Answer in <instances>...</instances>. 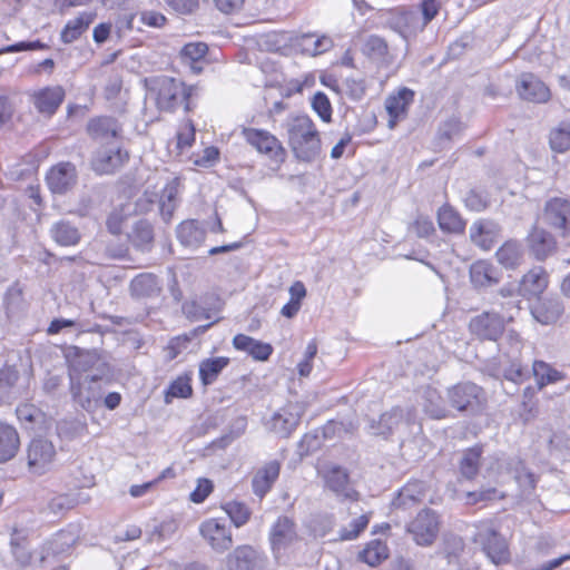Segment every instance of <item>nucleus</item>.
<instances>
[{
  "mask_svg": "<svg viewBox=\"0 0 570 570\" xmlns=\"http://www.w3.org/2000/svg\"><path fill=\"white\" fill-rule=\"evenodd\" d=\"M498 262L505 268H515L523 258L522 245L515 240L505 242L495 253Z\"/></svg>",
  "mask_w": 570,
  "mask_h": 570,
  "instance_id": "ea45409f",
  "label": "nucleus"
},
{
  "mask_svg": "<svg viewBox=\"0 0 570 570\" xmlns=\"http://www.w3.org/2000/svg\"><path fill=\"white\" fill-rule=\"evenodd\" d=\"M19 377V371L14 365L4 364L0 367V401L10 402L17 397Z\"/></svg>",
  "mask_w": 570,
  "mask_h": 570,
  "instance_id": "e433bc0d",
  "label": "nucleus"
},
{
  "mask_svg": "<svg viewBox=\"0 0 570 570\" xmlns=\"http://www.w3.org/2000/svg\"><path fill=\"white\" fill-rule=\"evenodd\" d=\"M484 551L494 564L505 563L509 560V550L505 540L491 531L484 546Z\"/></svg>",
  "mask_w": 570,
  "mask_h": 570,
  "instance_id": "a18cd8bd",
  "label": "nucleus"
},
{
  "mask_svg": "<svg viewBox=\"0 0 570 570\" xmlns=\"http://www.w3.org/2000/svg\"><path fill=\"white\" fill-rule=\"evenodd\" d=\"M498 226L489 220H478L470 227V238L479 247L489 250L495 243Z\"/></svg>",
  "mask_w": 570,
  "mask_h": 570,
  "instance_id": "7c9ffc66",
  "label": "nucleus"
},
{
  "mask_svg": "<svg viewBox=\"0 0 570 570\" xmlns=\"http://www.w3.org/2000/svg\"><path fill=\"white\" fill-rule=\"evenodd\" d=\"M191 376L184 374L175 379L165 392V402L171 403L173 399H188L193 395Z\"/></svg>",
  "mask_w": 570,
  "mask_h": 570,
  "instance_id": "3c124183",
  "label": "nucleus"
},
{
  "mask_svg": "<svg viewBox=\"0 0 570 570\" xmlns=\"http://www.w3.org/2000/svg\"><path fill=\"white\" fill-rule=\"evenodd\" d=\"M246 417L239 416L232 423V431L228 434L223 435L220 439L216 440L214 444L219 448H225L230 444L235 439L239 438L246 430Z\"/></svg>",
  "mask_w": 570,
  "mask_h": 570,
  "instance_id": "bf43d9fd",
  "label": "nucleus"
},
{
  "mask_svg": "<svg viewBox=\"0 0 570 570\" xmlns=\"http://www.w3.org/2000/svg\"><path fill=\"white\" fill-rule=\"evenodd\" d=\"M482 455L481 446H473L465 450L460 460V473L463 478L472 480L480 470V460Z\"/></svg>",
  "mask_w": 570,
  "mask_h": 570,
  "instance_id": "c03bdc74",
  "label": "nucleus"
},
{
  "mask_svg": "<svg viewBox=\"0 0 570 570\" xmlns=\"http://www.w3.org/2000/svg\"><path fill=\"white\" fill-rule=\"evenodd\" d=\"M208 51V47L204 42H190L184 46L181 53L186 59L197 62L203 59Z\"/></svg>",
  "mask_w": 570,
  "mask_h": 570,
  "instance_id": "338daca9",
  "label": "nucleus"
},
{
  "mask_svg": "<svg viewBox=\"0 0 570 570\" xmlns=\"http://www.w3.org/2000/svg\"><path fill=\"white\" fill-rule=\"evenodd\" d=\"M563 312V303L557 296L546 297L531 308L533 317L544 325L556 323Z\"/></svg>",
  "mask_w": 570,
  "mask_h": 570,
  "instance_id": "412c9836",
  "label": "nucleus"
},
{
  "mask_svg": "<svg viewBox=\"0 0 570 570\" xmlns=\"http://www.w3.org/2000/svg\"><path fill=\"white\" fill-rule=\"evenodd\" d=\"M224 510L226 511L232 522L237 528L244 525L250 517L249 509L244 503L240 502H228L224 507Z\"/></svg>",
  "mask_w": 570,
  "mask_h": 570,
  "instance_id": "6e6d98bb",
  "label": "nucleus"
},
{
  "mask_svg": "<svg viewBox=\"0 0 570 570\" xmlns=\"http://www.w3.org/2000/svg\"><path fill=\"white\" fill-rule=\"evenodd\" d=\"M50 235L53 240L61 246H75L81 238L78 227L65 219H61L51 226Z\"/></svg>",
  "mask_w": 570,
  "mask_h": 570,
  "instance_id": "58836bf2",
  "label": "nucleus"
},
{
  "mask_svg": "<svg viewBox=\"0 0 570 570\" xmlns=\"http://www.w3.org/2000/svg\"><path fill=\"white\" fill-rule=\"evenodd\" d=\"M78 180L76 166L71 163H59L46 175V181L53 194L63 195L71 190Z\"/></svg>",
  "mask_w": 570,
  "mask_h": 570,
  "instance_id": "9b49d317",
  "label": "nucleus"
},
{
  "mask_svg": "<svg viewBox=\"0 0 570 570\" xmlns=\"http://www.w3.org/2000/svg\"><path fill=\"white\" fill-rule=\"evenodd\" d=\"M301 422V414L293 406L274 412L265 425L268 431L281 438H288Z\"/></svg>",
  "mask_w": 570,
  "mask_h": 570,
  "instance_id": "f3484780",
  "label": "nucleus"
},
{
  "mask_svg": "<svg viewBox=\"0 0 570 570\" xmlns=\"http://www.w3.org/2000/svg\"><path fill=\"white\" fill-rule=\"evenodd\" d=\"M385 24L405 40L422 32L419 24V12L412 9L395 10L389 16Z\"/></svg>",
  "mask_w": 570,
  "mask_h": 570,
  "instance_id": "ddd939ff",
  "label": "nucleus"
},
{
  "mask_svg": "<svg viewBox=\"0 0 570 570\" xmlns=\"http://www.w3.org/2000/svg\"><path fill=\"white\" fill-rule=\"evenodd\" d=\"M153 90L157 92L156 104L163 111H174L181 102H186L185 109L189 110L188 99L191 88H187L181 81L170 77H159L153 81Z\"/></svg>",
  "mask_w": 570,
  "mask_h": 570,
  "instance_id": "20e7f679",
  "label": "nucleus"
},
{
  "mask_svg": "<svg viewBox=\"0 0 570 570\" xmlns=\"http://www.w3.org/2000/svg\"><path fill=\"white\" fill-rule=\"evenodd\" d=\"M335 525L333 515L324 514L320 515L312 522V531L315 537H325L328 534Z\"/></svg>",
  "mask_w": 570,
  "mask_h": 570,
  "instance_id": "69168bd1",
  "label": "nucleus"
},
{
  "mask_svg": "<svg viewBox=\"0 0 570 570\" xmlns=\"http://www.w3.org/2000/svg\"><path fill=\"white\" fill-rule=\"evenodd\" d=\"M180 181L178 178L171 179L163 189L159 200V210L163 219L168 223L178 206Z\"/></svg>",
  "mask_w": 570,
  "mask_h": 570,
  "instance_id": "c9c22d12",
  "label": "nucleus"
},
{
  "mask_svg": "<svg viewBox=\"0 0 570 570\" xmlns=\"http://www.w3.org/2000/svg\"><path fill=\"white\" fill-rule=\"evenodd\" d=\"M312 107L323 121H331L332 106L330 99L324 92L318 91L313 96Z\"/></svg>",
  "mask_w": 570,
  "mask_h": 570,
  "instance_id": "13d9d810",
  "label": "nucleus"
},
{
  "mask_svg": "<svg viewBox=\"0 0 570 570\" xmlns=\"http://www.w3.org/2000/svg\"><path fill=\"white\" fill-rule=\"evenodd\" d=\"M527 375L528 373L524 371L522 365L517 361H513L508 367L503 370L504 379L515 384L522 383Z\"/></svg>",
  "mask_w": 570,
  "mask_h": 570,
  "instance_id": "774afa93",
  "label": "nucleus"
},
{
  "mask_svg": "<svg viewBox=\"0 0 570 570\" xmlns=\"http://www.w3.org/2000/svg\"><path fill=\"white\" fill-rule=\"evenodd\" d=\"M281 465L278 460H271L254 473L252 490L256 497L263 499L271 491L279 476Z\"/></svg>",
  "mask_w": 570,
  "mask_h": 570,
  "instance_id": "6ab92c4d",
  "label": "nucleus"
},
{
  "mask_svg": "<svg viewBox=\"0 0 570 570\" xmlns=\"http://www.w3.org/2000/svg\"><path fill=\"white\" fill-rule=\"evenodd\" d=\"M53 443L43 438L32 439L27 449L30 472L41 475L52 468L56 458Z\"/></svg>",
  "mask_w": 570,
  "mask_h": 570,
  "instance_id": "6e6552de",
  "label": "nucleus"
},
{
  "mask_svg": "<svg viewBox=\"0 0 570 570\" xmlns=\"http://www.w3.org/2000/svg\"><path fill=\"white\" fill-rule=\"evenodd\" d=\"M469 327L480 340L497 341L504 332L505 316L495 312H483L470 321Z\"/></svg>",
  "mask_w": 570,
  "mask_h": 570,
  "instance_id": "9d476101",
  "label": "nucleus"
},
{
  "mask_svg": "<svg viewBox=\"0 0 570 570\" xmlns=\"http://www.w3.org/2000/svg\"><path fill=\"white\" fill-rule=\"evenodd\" d=\"M425 495V487L422 481L407 482L392 501L395 509L406 510L420 503Z\"/></svg>",
  "mask_w": 570,
  "mask_h": 570,
  "instance_id": "bb28decb",
  "label": "nucleus"
},
{
  "mask_svg": "<svg viewBox=\"0 0 570 570\" xmlns=\"http://www.w3.org/2000/svg\"><path fill=\"white\" fill-rule=\"evenodd\" d=\"M65 98L61 86L47 87L35 95V106L41 114L53 115Z\"/></svg>",
  "mask_w": 570,
  "mask_h": 570,
  "instance_id": "a878e982",
  "label": "nucleus"
},
{
  "mask_svg": "<svg viewBox=\"0 0 570 570\" xmlns=\"http://www.w3.org/2000/svg\"><path fill=\"white\" fill-rule=\"evenodd\" d=\"M56 429L61 439L73 440L87 433V423L77 417L63 419L57 423Z\"/></svg>",
  "mask_w": 570,
  "mask_h": 570,
  "instance_id": "8fccbe9b",
  "label": "nucleus"
},
{
  "mask_svg": "<svg viewBox=\"0 0 570 570\" xmlns=\"http://www.w3.org/2000/svg\"><path fill=\"white\" fill-rule=\"evenodd\" d=\"M16 414L21 423H38L42 420L43 413L33 404H21L16 409Z\"/></svg>",
  "mask_w": 570,
  "mask_h": 570,
  "instance_id": "052dcab7",
  "label": "nucleus"
},
{
  "mask_svg": "<svg viewBox=\"0 0 570 570\" xmlns=\"http://www.w3.org/2000/svg\"><path fill=\"white\" fill-rule=\"evenodd\" d=\"M229 364L228 357H213L203 360L199 364V377L204 385H210L222 371Z\"/></svg>",
  "mask_w": 570,
  "mask_h": 570,
  "instance_id": "37998d69",
  "label": "nucleus"
},
{
  "mask_svg": "<svg viewBox=\"0 0 570 570\" xmlns=\"http://www.w3.org/2000/svg\"><path fill=\"white\" fill-rule=\"evenodd\" d=\"M132 246L141 252L150 250L154 242V228L147 219L136 222L128 234Z\"/></svg>",
  "mask_w": 570,
  "mask_h": 570,
  "instance_id": "4c0bfd02",
  "label": "nucleus"
},
{
  "mask_svg": "<svg viewBox=\"0 0 570 570\" xmlns=\"http://www.w3.org/2000/svg\"><path fill=\"white\" fill-rule=\"evenodd\" d=\"M423 407L424 411L432 417V419H444L448 416V410L442 401V397L440 393L432 387H428L424 391L423 394Z\"/></svg>",
  "mask_w": 570,
  "mask_h": 570,
  "instance_id": "de8ad7c7",
  "label": "nucleus"
},
{
  "mask_svg": "<svg viewBox=\"0 0 570 570\" xmlns=\"http://www.w3.org/2000/svg\"><path fill=\"white\" fill-rule=\"evenodd\" d=\"M413 421L414 413L412 410L396 406L383 413L377 421L370 420L368 431L372 435L386 439L401 428H407Z\"/></svg>",
  "mask_w": 570,
  "mask_h": 570,
  "instance_id": "423d86ee",
  "label": "nucleus"
},
{
  "mask_svg": "<svg viewBox=\"0 0 570 570\" xmlns=\"http://www.w3.org/2000/svg\"><path fill=\"white\" fill-rule=\"evenodd\" d=\"M549 145L553 151L560 154L570 149V121H561L550 130Z\"/></svg>",
  "mask_w": 570,
  "mask_h": 570,
  "instance_id": "49530a36",
  "label": "nucleus"
},
{
  "mask_svg": "<svg viewBox=\"0 0 570 570\" xmlns=\"http://www.w3.org/2000/svg\"><path fill=\"white\" fill-rule=\"evenodd\" d=\"M95 18L96 14L92 12L79 13L66 23L60 32V40L66 45L75 42L89 29Z\"/></svg>",
  "mask_w": 570,
  "mask_h": 570,
  "instance_id": "cd10ccee",
  "label": "nucleus"
},
{
  "mask_svg": "<svg viewBox=\"0 0 570 570\" xmlns=\"http://www.w3.org/2000/svg\"><path fill=\"white\" fill-rule=\"evenodd\" d=\"M389 549L386 544L380 540H373L360 552L358 558L371 567L379 566L387 559Z\"/></svg>",
  "mask_w": 570,
  "mask_h": 570,
  "instance_id": "09e8293b",
  "label": "nucleus"
},
{
  "mask_svg": "<svg viewBox=\"0 0 570 570\" xmlns=\"http://www.w3.org/2000/svg\"><path fill=\"white\" fill-rule=\"evenodd\" d=\"M528 242L531 252L540 261L547 258L556 249L553 236L542 228H533L528 236Z\"/></svg>",
  "mask_w": 570,
  "mask_h": 570,
  "instance_id": "c756f323",
  "label": "nucleus"
},
{
  "mask_svg": "<svg viewBox=\"0 0 570 570\" xmlns=\"http://www.w3.org/2000/svg\"><path fill=\"white\" fill-rule=\"evenodd\" d=\"M298 46L302 48L303 52L311 56H318L332 49L334 42L332 38L327 36L315 38L314 35L304 33L298 39Z\"/></svg>",
  "mask_w": 570,
  "mask_h": 570,
  "instance_id": "a19ab883",
  "label": "nucleus"
},
{
  "mask_svg": "<svg viewBox=\"0 0 570 570\" xmlns=\"http://www.w3.org/2000/svg\"><path fill=\"white\" fill-rule=\"evenodd\" d=\"M548 274L542 267H533L520 281L518 292L524 297L538 296L548 286Z\"/></svg>",
  "mask_w": 570,
  "mask_h": 570,
  "instance_id": "b1692460",
  "label": "nucleus"
},
{
  "mask_svg": "<svg viewBox=\"0 0 570 570\" xmlns=\"http://www.w3.org/2000/svg\"><path fill=\"white\" fill-rule=\"evenodd\" d=\"M438 513L429 508L423 509L406 527L407 532L419 546H431L439 533Z\"/></svg>",
  "mask_w": 570,
  "mask_h": 570,
  "instance_id": "0eeeda50",
  "label": "nucleus"
},
{
  "mask_svg": "<svg viewBox=\"0 0 570 570\" xmlns=\"http://www.w3.org/2000/svg\"><path fill=\"white\" fill-rule=\"evenodd\" d=\"M269 539L274 553H281L298 539L295 522L286 515L279 517L272 527Z\"/></svg>",
  "mask_w": 570,
  "mask_h": 570,
  "instance_id": "2eb2a0df",
  "label": "nucleus"
},
{
  "mask_svg": "<svg viewBox=\"0 0 570 570\" xmlns=\"http://www.w3.org/2000/svg\"><path fill=\"white\" fill-rule=\"evenodd\" d=\"M98 373L87 374L82 381H76L70 373V394L75 403L87 412H95L101 406L105 389L112 381V372L102 364Z\"/></svg>",
  "mask_w": 570,
  "mask_h": 570,
  "instance_id": "f03ea898",
  "label": "nucleus"
},
{
  "mask_svg": "<svg viewBox=\"0 0 570 570\" xmlns=\"http://www.w3.org/2000/svg\"><path fill=\"white\" fill-rule=\"evenodd\" d=\"M546 222L562 232L570 233V202L563 198H552L544 207Z\"/></svg>",
  "mask_w": 570,
  "mask_h": 570,
  "instance_id": "a211bd4d",
  "label": "nucleus"
},
{
  "mask_svg": "<svg viewBox=\"0 0 570 570\" xmlns=\"http://www.w3.org/2000/svg\"><path fill=\"white\" fill-rule=\"evenodd\" d=\"M233 346L238 351L246 352L254 360L262 362L267 361L274 351L269 343L261 342L245 334L235 335Z\"/></svg>",
  "mask_w": 570,
  "mask_h": 570,
  "instance_id": "5701e85b",
  "label": "nucleus"
},
{
  "mask_svg": "<svg viewBox=\"0 0 570 570\" xmlns=\"http://www.w3.org/2000/svg\"><path fill=\"white\" fill-rule=\"evenodd\" d=\"M463 130V124L456 117H451L443 121L438 130V144L444 147L446 142L458 137Z\"/></svg>",
  "mask_w": 570,
  "mask_h": 570,
  "instance_id": "864d4df0",
  "label": "nucleus"
},
{
  "mask_svg": "<svg viewBox=\"0 0 570 570\" xmlns=\"http://www.w3.org/2000/svg\"><path fill=\"white\" fill-rule=\"evenodd\" d=\"M446 396L450 406L466 416L482 412L487 402L484 390L472 382H461L449 387Z\"/></svg>",
  "mask_w": 570,
  "mask_h": 570,
  "instance_id": "7ed1b4c3",
  "label": "nucleus"
},
{
  "mask_svg": "<svg viewBox=\"0 0 570 570\" xmlns=\"http://www.w3.org/2000/svg\"><path fill=\"white\" fill-rule=\"evenodd\" d=\"M228 570H264L265 560L250 546H239L226 558Z\"/></svg>",
  "mask_w": 570,
  "mask_h": 570,
  "instance_id": "dca6fc26",
  "label": "nucleus"
},
{
  "mask_svg": "<svg viewBox=\"0 0 570 570\" xmlns=\"http://www.w3.org/2000/svg\"><path fill=\"white\" fill-rule=\"evenodd\" d=\"M532 371L539 389H542L547 384L559 382L563 379L562 373L552 368L543 361H535L533 363Z\"/></svg>",
  "mask_w": 570,
  "mask_h": 570,
  "instance_id": "603ef678",
  "label": "nucleus"
},
{
  "mask_svg": "<svg viewBox=\"0 0 570 570\" xmlns=\"http://www.w3.org/2000/svg\"><path fill=\"white\" fill-rule=\"evenodd\" d=\"M129 155L120 146L108 144L99 148L91 159V168L97 174H112L128 161Z\"/></svg>",
  "mask_w": 570,
  "mask_h": 570,
  "instance_id": "1a4fd4ad",
  "label": "nucleus"
},
{
  "mask_svg": "<svg viewBox=\"0 0 570 570\" xmlns=\"http://www.w3.org/2000/svg\"><path fill=\"white\" fill-rule=\"evenodd\" d=\"M181 311L184 315L190 321L209 318L208 309L197 301L185 302L181 306Z\"/></svg>",
  "mask_w": 570,
  "mask_h": 570,
  "instance_id": "0e129e2a",
  "label": "nucleus"
},
{
  "mask_svg": "<svg viewBox=\"0 0 570 570\" xmlns=\"http://www.w3.org/2000/svg\"><path fill=\"white\" fill-rule=\"evenodd\" d=\"M368 524V517L366 514H363L358 517L357 519H354L348 528H344L340 531V535L337 539H333V541H350L356 539L362 531L365 530V528Z\"/></svg>",
  "mask_w": 570,
  "mask_h": 570,
  "instance_id": "4d7b16f0",
  "label": "nucleus"
},
{
  "mask_svg": "<svg viewBox=\"0 0 570 570\" xmlns=\"http://www.w3.org/2000/svg\"><path fill=\"white\" fill-rule=\"evenodd\" d=\"M414 92L409 88H402L396 96H391L386 99L385 107L391 117L389 127L395 126L396 119L404 116L407 107L412 104Z\"/></svg>",
  "mask_w": 570,
  "mask_h": 570,
  "instance_id": "2f4dec72",
  "label": "nucleus"
},
{
  "mask_svg": "<svg viewBox=\"0 0 570 570\" xmlns=\"http://www.w3.org/2000/svg\"><path fill=\"white\" fill-rule=\"evenodd\" d=\"M362 52L379 66L387 67L392 63L387 41L377 35H370L364 39Z\"/></svg>",
  "mask_w": 570,
  "mask_h": 570,
  "instance_id": "4be33fe9",
  "label": "nucleus"
},
{
  "mask_svg": "<svg viewBox=\"0 0 570 570\" xmlns=\"http://www.w3.org/2000/svg\"><path fill=\"white\" fill-rule=\"evenodd\" d=\"M67 533L59 532L52 540L46 543L45 550L46 556H42V561L50 554H57L65 551V548H69L73 543V539L66 540Z\"/></svg>",
  "mask_w": 570,
  "mask_h": 570,
  "instance_id": "680f3d73",
  "label": "nucleus"
},
{
  "mask_svg": "<svg viewBox=\"0 0 570 570\" xmlns=\"http://www.w3.org/2000/svg\"><path fill=\"white\" fill-rule=\"evenodd\" d=\"M501 273L487 261H478L470 267V279L474 287H490L500 282Z\"/></svg>",
  "mask_w": 570,
  "mask_h": 570,
  "instance_id": "393cba45",
  "label": "nucleus"
},
{
  "mask_svg": "<svg viewBox=\"0 0 570 570\" xmlns=\"http://www.w3.org/2000/svg\"><path fill=\"white\" fill-rule=\"evenodd\" d=\"M205 237L206 232L197 220H185L177 227V238L186 247H199L204 243Z\"/></svg>",
  "mask_w": 570,
  "mask_h": 570,
  "instance_id": "72a5a7b5",
  "label": "nucleus"
},
{
  "mask_svg": "<svg viewBox=\"0 0 570 570\" xmlns=\"http://www.w3.org/2000/svg\"><path fill=\"white\" fill-rule=\"evenodd\" d=\"M20 449L17 429L8 423H0V463L12 460Z\"/></svg>",
  "mask_w": 570,
  "mask_h": 570,
  "instance_id": "c85d7f7f",
  "label": "nucleus"
},
{
  "mask_svg": "<svg viewBox=\"0 0 570 570\" xmlns=\"http://www.w3.org/2000/svg\"><path fill=\"white\" fill-rule=\"evenodd\" d=\"M438 223L440 228L446 233L461 234L465 228V223L459 213L446 205L439 209Z\"/></svg>",
  "mask_w": 570,
  "mask_h": 570,
  "instance_id": "79ce46f5",
  "label": "nucleus"
},
{
  "mask_svg": "<svg viewBox=\"0 0 570 570\" xmlns=\"http://www.w3.org/2000/svg\"><path fill=\"white\" fill-rule=\"evenodd\" d=\"M245 140L259 154L265 155L276 164H282L286 158V150L281 141L269 131L256 128H244Z\"/></svg>",
  "mask_w": 570,
  "mask_h": 570,
  "instance_id": "39448f33",
  "label": "nucleus"
},
{
  "mask_svg": "<svg viewBox=\"0 0 570 570\" xmlns=\"http://www.w3.org/2000/svg\"><path fill=\"white\" fill-rule=\"evenodd\" d=\"M160 291L158 278L150 273L139 274L130 283L131 295L138 298L158 296Z\"/></svg>",
  "mask_w": 570,
  "mask_h": 570,
  "instance_id": "f704fd0d",
  "label": "nucleus"
},
{
  "mask_svg": "<svg viewBox=\"0 0 570 570\" xmlns=\"http://www.w3.org/2000/svg\"><path fill=\"white\" fill-rule=\"evenodd\" d=\"M441 8L439 0H421L419 4V24L423 31L426 26L438 16Z\"/></svg>",
  "mask_w": 570,
  "mask_h": 570,
  "instance_id": "5fc2aeb1",
  "label": "nucleus"
},
{
  "mask_svg": "<svg viewBox=\"0 0 570 570\" xmlns=\"http://www.w3.org/2000/svg\"><path fill=\"white\" fill-rule=\"evenodd\" d=\"M464 203L465 206L473 212L484 210L489 205L487 196L482 191L475 189H471L466 193Z\"/></svg>",
  "mask_w": 570,
  "mask_h": 570,
  "instance_id": "e2e57ef3",
  "label": "nucleus"
},
{
  "mask_svg": "<svg viewBox=\"0 0 570 570\" xmlns=\"http://www.w3.org/2000/svg\"><path fill=\"white\" fill-rule=\"evenodd\" d=\"M326 485L336 495L354 500L357 493L351 488L348 474L342 468H333L326 475Z\"/></svg>",
  "mask_w": 570,
  "mask_h": 570,
  "instance_id": "473e14b6",
  "label": "nucleus"
},
{
  "mask_svg": "<svg viewBox=\"0 0 570 570\" xmlns=\"http://www.w3.org/2000/svg\"><path fill=\"white\" fill-rule=\"evenodd\" d=\"M202 537L208 542L212 549L223 553L232 548L233 538L225 522L217 519H208L199 527Z\"/></svg>",
  "mask_w": 570,
  "mask_h": 570,
  "instance_id": "f8f14e48",
  "label": "nucleus"
},
{
  "mask_svg": "<svg viewBox=\"0 0 570 570\" xmlns=\"http://www.w3.org/2000/svg\"><path fill=\"white\" fill-rule=\"evenodd\" d=\"M517 92L521 99L542 104L550 98V90L537 76L530 72L522 73L517 81Z\"/></svg>",
  "mask_w": 570,
  "mask_h": 570,
  "instance_id": "4468645a",
  "label": "nucleus"
},
{
  "mask_svg": "<svg viewBox=\"0 0 570 570\" xmlns=\"http://www.w3.org/2000/svg\"><path fill=\"white\" fill-rule=\"evenodd\" d=\"M89 137L97 141H108L109 138H116L121 132V126L118 120L109 116L91 118L86 127Z\"/></svg>",
  "mask_w": 570,
  "mask_h": 570,
  "instance_id": "aec40b11",
  "label": "nucleus"
},
{
  "mask_svg": "<svg viewBox=\"0 0 570 570\" xmlns=\"http://www.w3.org/2000/svg\"><path fill=\"white\" fill-rule=\"evenodd\" d=\"M284 128L287 144L296 159L312 163L320 156L322 149L320 132L308 116H289Z\"/></svg>",
  "mask_w": 570,
  "mask_h": 570,
  "instance_id": "f257e3e1",
  "label": "nucleus"
}]
</instances>
